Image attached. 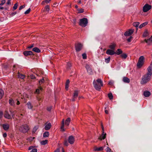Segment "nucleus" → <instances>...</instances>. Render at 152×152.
Instances as JSON below:
<instances>
[{
    "instance_id": "nucleus-26",
    "label": "nucleus",
    "mask_w": 152,
    "mask_h": 152,
    "mask_svg": "<svg viewBox=\"0 0 152 152\" xmlns=\"http://www.w3.org/2000/svg\"><path fill=\"white\" fill-rule=\"evenodd\" d=\"M64 119H63L62 120V124H61V129L63 131H65V130L64 129Z\"/></svg>"
},
{
    "instance_id": "nucleus-43",
    "label": "nucleus",
    "mask_w": 152,
    "mask_h": 152,
    "mask_svg": "<svg viewBox=\"0 0 152 152\" xmlns=\"http://www.w3.org/2000/svg\"><path fill=\"white\" fill-rule=\"evenodd\" d=\"M31 10V9L30 8H29L25 12H24L25 14H28L30 12Z\"/></svg>"
},
{
    "instance_id": "nucleus-56",
    "label": "nucleus",
    "mask_w": 152,
    "mask_h": 152,
    "mask_svg": "<svg viewBox=\"0 0 152 152\" xmlns=\"http://www.w3.org/2000/svg\"><path fill=\"white\" fill-rule=\"evenodd\" d=\"M11 0H8V1H7V2L6 3L7 5H10V4L11 3H10V1Z\"/></svg>"
},
{
    "instance_id": "nucleus-16",
    "label": "nucleus",
    "mask_w": 152,
    "mask_h": 152,
    "mask_svg": "<svg viewBox=\"0 0 152 152\" xmlns=\"http://www.w3.org/2000/svg\"><path fill=\"white\" fill-rule=\"evenodd\" d=\"M103 147H100L98 148L95 146L94 147V150L95 151H101L103 150Z\"/></svg>"
},
{
    "instance_id": "nucleus-59",
    "label": "nucleus",
    "mask_w": 152,
    "mask_h": 152,
    "mask_svg": "<svg viewBox=\"0 0 152 152\" xmlns=\"http://www.w3.org/2000/svg\"><path fill=\"white\" fill-rule=\"evenodd\" d=\"M51 108H51V107H48L47 108V110L48 111H50V110L51 109Z\"/></svg>"
},
{
    "instance_id": "nucleus-52",
    "label": "nucleus",
    "mask_w": 152,
    "mask_h": 152,
    "mask_svg": "<svg viewBox=\"0 0 152 152\" xmlns=\"http://www.w3.org/2000/svg\"><path fill=\"white\" fill-rule=\"evenodd\" d=\"M44 81V79L43 78L41 80H40L39 81V82L40 84H41V83H43Z\"/></svg>"
},
{
    "instance_id": "nucleus-34",
    "label": "nucleus",
    "mask_w": 152,
    "mask_h": 152,
    "mask_svg": "<svg viewBox=\"0 0 152 152\" xmlns=\"http://www.w3.org/2000/svg\"><path fill=\"white\" fill-rule=\"evenodd\" d=\"M49 132H45L43 134V137H48L49 135Z\"/></svg>"
},
{
    "instance_id": "nucleus-8",
    "label": "nucleus",
    "mask_w": 152,
    "mask_h": 152,
    "mask_svg": "<svg viewBox=\"0 0 152 152\" xmlns=\"http://www.w3.org/2000/svg\"><path fill=\"white\" fill-rule=\"evenodd\" d=\"M82 47L83 45L80 43L76 44L75 48L76 51L78 52L80 51L81 50Z\"/></svg>"
},
{
    "instance_id": "nucleus-13",
    "label": "nucleus",
    "mask_w": 152,
    "mask_h": 152,
    "mask_svg": "<svg viewBox=\"0 0 152 152\" xmlns=\"http://www.w3.org/2000/svg\"><path fill=\"white\" fill-rule=\"evenodd\" d=\"M106 53L108 55H113L116 53V52L113 50L111 49H108L106 51Z\"/></svg>"
},
{
    "instance_id": "nucleus-32",
    "label": "nucleus",
    "mask_w": 152,
    "mask_h": 152,
    "mask_svg": "<svg viewBox=\"0 0 152 152\" xmlns=\"http://www.w3.org/2000/svg\"><path fill=\"white\" fill-rule=\"evenodd\" d=\"M50 10V7L49 5L46 6L44 8V11L49 12Z\"/></svg>"
},
{
    "instance_id": "nucleus-18",
    "label": "nucleus",
    "mask_w": 152,
    "mask_h": 152,
    "mask_svg": "<svg viewBox=\"0 0 152 152\" xmlns=\"http://www.w3.org/2000/svg\"><path fill=\"white\" fill-rule=\"evenodd\" d=\"M23 53L25 56H27L32 55L33 52L31 51H25L23 52Z\"/></svg>"
},
{
    "instance_id": "nucleus-46",
    "label": "nucleus",
    "mask_w": 152,
    "mask_h": 152,
    "mask_svg": "<svg viewBox=\"0 0 152 152\" xmlns=\"http://www.w3.org/2000/svg\"><path fill=\"white\" fill-rule=\"evenodd\" d=\"M18 6V4L17 3H15L14 4V7H13V9L14 10H16L17 9V8Z\"/></svg>"
},
{
    "instance_id": "nucleus-31",
    "label": "nucleus",
    "mask_w": 152,
    "mask_h": 152,
    "mask_svg": "<svg viewBox=\"0 0 152 152\" xmlns=\"http://www.w3.org/2000/svg\"><path fill=\"white\" fill-rule=\"evenodd\" d=\"M122 51L120 49H118L116 52V54L119 55L122 53Z\"/></svg>"
},
{
    "instance_id": "nucleus-45",
    "label": "nucleus",
    "mask_w": 152,
    "mask_h": 152,
    "mask_svg": "<svg viewBox=\"0 0 152 152\" xmlns=\"http://www.w3.org/2000/svg\"><path fill=\"white\" fill-rule=\"evenodd\" d=\"M3 113L2 111L0 110V119H1L3 117Z\"/></svg>"
},
{
    "instance_id": "nucleus-4",
    "label": "nucleus",
    "mask_w": 152,
    "mask_h": 152,
    "mask_svg": "<svg viewBox=\"0 0 152 152\" xmlns=\"http://www.w3.org/2000/svg\"><path fill=\"white\" fill-rule=\"evenodd\" d=\"M144 62V56H140L137 63V66L139 68H140L143 65Z\"/></svg>"
},
{
    "instance_id": "nucleus-11",
    "label": "nucleus",
    "mask_w": 152,
    "mask_h": 152,
    "mask_svg": "<svg viewBox=\"0 0 152 152\" xmlns=\"http://www.w3.org/2000/svg\"><path fill=\"white\" fill-rule=\"evenodd\" d=\"M85 67L87 69L88 72L90 75H92L93 74L92 70L88 65H86Z\"/></svg>"
},
{
    "instance_id": "nucleus-64",
    "label": "nucleus",
    "mask_w": 152,
    "mask_h": 152,
    "mask_svg": "<svg viewBox=\"0 0 152 152\" xmlns=\"http://www.w3.org/2000/svg\"><path fill=\"white\" fill-rule=\"evenodd\" d=\"M105 113L108 114V111L107 110H105Z\"/></svg>"
},
{
    "instance_id": "nucleus-23",
    "label": "nucleus",
    "mask_w": 152,
    "mask_h": 152,
    "mask_svg": "<svg viewBox=\"0 0 152 152\" xmlns=\"http://www.w3.org/2000/svg\"><path fill=\"white\" fill-rule=\"evenodd\" d=\"M2 126L4 130H7L9 128V125L8 124H3Z\"/></svg>"
},
{
    "instance_id": "nucleus-29",
    "label": "nucleus",
    "mask_w": 152,
    "mask_h": 152,
    "mask_svg": "<svg viewBox=\"0 0 152 152\" xmlns=\"http://www.w3.org/2000/svg\"><path fill=\"white\" fill-rule=\"evenodd\" d=\"M18 77L19 78H21V79H23L25 77V76L23 74L18 73Z\"/></svg>"
},
{
    "instance_id": "nucleus-60",
    "label": "nucleus",
    "mask_w": 152,
    "mask_h": 152,
    "mask_svg": "<svg viewBox=\"0 0 152 152\" xmlns=\"http://www.w3.org/2000/svg\"><path fill=\"white\" fill-rule=\"evenodd\" d=\"M3 137H7V133H4L3 134Z\"/></svg>"
},
{
    "instance_id": "nucleus-51",
    "label": "nucleus",
    "mask_w": 152,
    "mask_h": 152,
    "mask_svg": "<svg viewBox=\"0 0 152 152\" xmlns=\"http://www.w3.org/2000/svg\"><path fill=\"white\" fill-rule=\"evenodd\" d=\"M114 83V82L113 81H110L108 83V84L111 86H113Z\"/></svg>"
},
{
    "instance_id": "nucleus-19",
    "label": "nucleus",
    "mask_w": 152,
    "mask_h": 152,
    "mask_svg": "<svg viewBox=\"0 0 152 152\" xmlns=\"http://www.w3.org/2000/svg\"><path fill=\"white\" fill-rule=\"evenodd\" d=\"M26 105H27L28 108V109H32L33 106L32 104L30 102H28L26 104Z\"/></svg>"
},
{
    "instance_id": "nucleus-35",
    "label": "nucleus",
    "mask_w": 152,
    "mask_h": 152,
    "mask_svg": "<svg viewBox=\"0 0 152 152\" xmlns=\"http://www.w3.org/2000/svg\"><path fill=\"white\" fill-rule=\"evenodd\" d=\"M51 0H45L43 1L42 3L41 4L42 5H44L45 4V3H46L47 4H48L49 3L50 1H51Z\"/></svg>"
},
{
    "instance_id": "nucleus-14",
    "label": "nucleus",
    "mask_w": 152,
    "mask_h": 152,
    "mask_svg": "<svg viewBox=\"0 0 152 152\" xmlns=\"http://www.w3.org/2000/svg\"><path fill=\"white\" fill-rule=\"evenodd\" d=\"M52 126L50 123H46L45 125V129L46 130H48L50 129Z\"/></svg>"
},
{
    "instance_id": "nucleus-3",
    "label": "nucleus",
    "mask_w": 152,
    "mask_h": 152,
    "mask_svg": "<svg viewBox=\"0 0 152 152\" xmlns=\"http://www.w3.org/2000/svg\"><path fill=\"white\" fill-rule=\"evenodd\" d=\"M88 20L87 18H84L80 20L79 25L83 27H85L87 25Z\"/></svg>"
},
{
    "instance_id": "nucleus-49",
    "label": "nucleus",
    "mask_w": 152,
    "mask_h": 152,
    "mask_svg": "<svg viewBox=\"0 0 152 152\" xmlns=\"http://www.w3.org/2000/svg\"><path fill=\"white\" fill-rule=\"evenodd\" d=\"M72 66L71 64L70 63L68 62L67 64V67L68 68H69Z\"/></svg>"
},
{
    "instance_id": "nucleus-40",
    "label": "nucleus",
    "mask_w": 152,
    "mask_h": 152,
    "mask_svg": "<svg viewBox=\"0 0 152 152\" xmlns=\"http://www.w3.org/2000/svg\"><path fill=\"white\" fill-rule=\"evenodd\" d=\"M110 57H109L108 58H105V61L107 63H108L110 61Z\"/></svg>"
},
{
    "instance_id": "nucleus-47",
    "label": "nucleus",
    "mask_w": 152,
    "mask_h": 152,
    "mask_svg": "<svg viewBox=\"0 0 152 152\" xmlns=\"http://www.w3.org/2000/svg\"><path fill=\"white\" fill-rule=\"evenodd\" d=\"M38 129V126H35L33 129V132H35Z\"/></svg>"
},
{
    "instance_id": "nucleus-6",
    "label": "nucleus",
    "mask_w": 152,
    "mask_h": 152,
    "mask_svg": "<svg viewBox=\"0 0 152 152\" xmlns=\"http://www.w3.org/2000/svg\"><path fill=\"white\" fill-rule=\"evenodd\" d=\"M10 112L12 114L11 115L9 114L8 111H6L5 112L4 115V117L5 118L8 119H12V117H13L14 115V114H12L13 113H12V111H10Z\"/></svg>"
},
{
    "instance_id": "nucleus-1",
    "label": "nucleus",
    "mask_w": 152,
    "mask_h": 152,
    "mask_svg": "<svg viewBox=\"0 0 152 152\" xmlns=\"http://www.w3.org/2000/svg\"><path fill=\"white\" fill-rule=\"evenodd\" d=\"M148 72L143 75L141 79L140 84L143 85L146 84L151 79L152 75V62L148 67L147 69Z\"/></svg>"
},
{
    "instance_id": "nucleus-41",
    "label": "nucleus",
    "mask_w": 152,
    "mask_h": 152,
    "mask_svg": "<svg viewBox=\"0 0 152 152\" xmlns=\"http://www.w3.org/2000/svg\"><path fill=\"white\" fill-rule=\"evenodd\" d=\"M148 35V33L147 31H145L143 34V36L144 37H146Z\"/></svg>"
},
{
    "instance_id": "nucleus-9",
    "label": "nucleus",
    "mask_w": 152,
    "mask_h": 152,
    "mask_svg": "<svg viewBox=\"0 0 152 152\" xmlns=\"http://www.w3.org/2000/svg\"><path fill=\"white\" fill-rule=\"evenodd\" d=\"M101 125L103 132L102 134L98 138V139L100 140H102L105 139L106 137V133H104V129L103 126L102 124Z\"/></svg>"
},
{
    "instance_id": "nucleus-48",
    "label": "nucleus",
    "mask_w": 152,
    "mask_h": 152,
    "mask_svg": "<svg viewBox=\"0 0 152 152\" xmlns=\"http://www.w3.org/2000/svg\"><path fill=\"white\" fill-rule=\"evenodd\" d=\"M78 12L79 13H82L83 12L84 10L83 9H80L78 10Z\"/></svg>"
},
{
    "instance_id": "nucleus-10",
    "label": "nucleus",
    "mask_w": 152,
    "mask_h": 152,
    "mask_svg": "<svg viewBox=\"0 0 152 152\" xmlns=\"http://www.w3.org/2000/svg\"><path fill=\"white\" fill-rule=\"evenodd\" d=\"M134 31V29H130L128 31H126L124 33V35L126 36H128L131 35Z\"/></svg>"
},
{
    "instance_id": "nucleus-22",
    "label": "nucleus",
    "mask_w": 152,
    "mask_h": 152,
    "mask_svg": "<svg viewBox=\"0 0 152 152\" xmlns=\"http://www.w3.org/2000/svg\"><path fill=\"white\" fill-rule=\"evenodd\" d=\"M31 150L30 151V152H37V150L36 148H34L33 146H31L29 147L28 150Z\"/></svg>"
},
{
    "instance_id": "nucleus-58",
    "label": "nucleus",
    "mask_w": 152,
    "mask_h": 152,
    "mask_svg": "<svg viewBox=\"0 0 152 152\" xmlns=\"http://www.w3.org/2000/svg\"><path fill=\"white\" fill-rule=\"evenodd\" d=\"M39 89H37L36 90L35 92L37 94H39Z\"/></svg>"
},
{
    "instance_id": "nucleus-17",
    "label": "nucleus",
    "mask_w": 152,
    "mask_h": 152,
    "mask_svg": "<svg viewBox=\"0 0 152 152\" xmlns=\"http://www.w3.org/2000/svg\"><path fill=\"white\" fill-rule=\"evenodd\" d=\"M143 94L145 97H148L151 95V93L150 91H144Z\"/></svg>"
},
{
    "instance_id": "nucleus-24",
    "label": "nucleus",
    "mask_w": 152,
    "mask_h": 152,
    "mask_svg": "<svg viewBox=\"0 0 152 152\" xmlns=\"http://www.w3.org/2000/svg\"><path fill=\"white\" fill-rule=\"evenodd\" d=\"M123 81L124 83H128L130 82V79L127 77H123Z\"/></svg>"
},
{
    "instance_id": "nucleus-15",
    "label": "nucleus",
    "mask_w": 152,
    "mask_h": 152,
    "mask_svg": "<svg viewBox=\"0 0 152 152\" xmlns=\"http://www.w3.org/2000/svg\"><path fill=\"white\" fill-rule=\"evenodd\" d=\"M78 91H74V95L73 96V97L72 99V101H75V99L78 96Z\"/></svg>"
},
{
    "instance_id": "nucleus-37",
    "label": "nucleus",
    "mask_w": 152,
    "mask_h": 152,
    "mask_svg": "<svg viewBox=\"0 0 152 152\" xmlns=\"http://www.w3.org/2000/svg\"><path fill=\"white\" fill-rule=\"evenodd\" d=\"M9 104L12 106H14L15 105L14 101L12 99H10L9 100Z\"/></svg>"
},
{
    "instance_id": "nucleus-62",
    "label": "nucleus",
    "mask_w": 152,
    "mask_h": 152,
    "mask_svg": "<svg viewBox=\"0 0 152 152\" xmlns=\"http://www.w3.org/2000/svg\"><path fill=\"white\" fill-rule=\"evenodd\" d=\"M69 87V85H66L65 86V88L66 90H67Z\"/></svg>"
},
{
    "instance_id": "nucleus-39",
    "label": "nucleus",
    "mask_w": 152,
    "mask_h": 152,
    "mask_svg": "<svg viewBox=\"0 0 152 152\" xmlns=\"http://www.w3.org/2000/svg\"><path fill=\"white\" fill-rule=\"evenodd\" d=\"M48 143V140H45L42 141L41 142V144L42 145H45Z\"/></svg>"
},
{
    "instance_id": "nucleus-38",
    "label": "nucleus",
    "mask_w": 152,
    "mask_h": 152,
    "mask_svg": "<svg viewBox=\"0 0 152 152\" xmlns=\"http://www.w3.org/2000/svg\"><path fill=\"white\" fill-rule=\"evenodd\" d=\"M108 97L109 99L110 100L113 99V96L112 93H110L108 94Z\"/></svg>"
},
{
    "instance_id": "nucleus-7",
    "label": "nucleus",
    "mask_w": 152,
    "mask_h": 152,
    "mask_svg": "<svg viewBox=\"0 0 152 152\" xmlns=\"http://www.w3.org/2000/svg\"><path fill=\"white\" fill-rule=\"evenodd\" d=\"M152 8L151 5L148 4H146L143 7V11L144 12H146L151 9Z\"/></svg>"
},
{
    "instance_id": "nucleus-42",
    "label": "nucleus",
    "mask_w": 152,
    "mask_h": 152,
    "mask_svg": "<svg viewBox=\"0 0 152 152\" xmlns=\"http://www.w3.org/2000/svg\"><path fill=\"white\" fill-rule=\"evenodd\" d=\"M83 58V59H86L87 58L86 54V53H83L82 54Z\"/></svg>"
},
{
    "instance_id": "nucleus-20",
    "label": "nucleus",
    "mask_w": 152,
    "mask_h": 152,
    "mask_svg": "<svg viewBox=\"0 0 152 152\" xmlns=\"http://www.w3.org/2000/svg\"><path fill=\"white\" fill-rule=\"evenodd\" d=\"M145 41L148 44H152V36L148 39H145Z\"/></svg>"
},
{
    "instance_id": "nucleus-21",
    "label": "nucleus",
    "mask_w": 152,
    "mask_h": 152,
    "mask_svg": "<svg viewBox=\"0 0 152 152\" xmlns=\"http://www.w3.org/2000/svg\"><path fill=\"white\" fill-rule=\"evenodd\" d=\"M116 46V45L114 43L112 44L111 45L109 46V48H110L111 50H115V47Z\"/></svg>"
},
{
    "instance_id": "nucleus-25",
    "label": "nucleus",
    "mask_w": 152,
    "mask_h": 152,
    "mask_svg": "<svg viewBox=\"0 0 152 152\" xmlns=\"http://www.w3.org/2000/svg\"><path fill=\"white\" fill-rule=\"evenodd\" d=\"M71 121L70 118H68L65 121V124L66 126H69Z\"/></svg>"
},
{
    "instance_id": "nucleus-36",
    "label": "nucleus",
    "mask_w": 152,
    "mask_h": 152,
    "mask_svg": "<svg viewBox=\"0 0 152 152\" xmlns=\"http://www.w3.org/2000/svg\"><path fill=\"white\" fill-rule=\"evenodd\" d=\"M120 56L122 58L125 59L127 57V55L126 53H123Z\"/></svg>"
},
{
    "instance_id": "nucleus-12",
    "label": "nucleus",
    "mask_w": 152,
    "mask_h": 152,
    "mask_svg": "<svg viewBox=\"0 0 152 152\" xmlns=\"http://www.w3.org/2000/svg\"><path fill=\"white\" fill-rule=\"evenodd\" d=\"M68 141L69 143L71 144H73L75 141V138L72 136H70L68 138Z\"/></svg>"
},
{
    "instance_id": "nucleus-57",
    "label": "nucleus",
    "mask_w": 152,
    "mask_h": 152,
    "mask_svg": "<svg viewBox=\"0 0 152 152\" xmlns=\"http://www.w3.org/2000/svg\"><path fill=\"white\" fill-rule=\"evenodd\" d=\"M64 144L65 145H66V146H67L68 145V143L66 141L64 142Z\"/></svg>"
},
{
    "instance_id": "nucleus-55",
    "label": "nucleus",
    "mask_w": 152,
    "mask_h": 152,
    "mask_svg": "<svg viewBox=\"0 0 152 152\" xmlns=\"http://www.w3.org/2000/svg\"><path fill=\"white\" fill-rule=\"evenodd\" d=\"M25 7V5H21V6L20 7H19V10H21L23 8H24Z\"/></svg>"
},
{
    "instance_id": "nucleus-50",
    "label": "nucleus",
    "mask_w": 152,
    "mask_h": 152,
    "mask_svg": "<svg viewBox=\"0 0 152 152\" xmlns=\"http://www.w3.org/2000/svg\"><path fill=\"white\" fill-rule=\"evenodd\" d=\"M132 36H130L129 38L127 39V41L128 42H130L131 41L132 39Z\"/></svg>"
},
{
    "instance_id": "nucleus-30",
    "label": "nucleus",
    "mask_w": 152,
    "mask_h": 152,
    "mask_svg": "<svg viewBox=\"0 0 152 152\" xmlns=\"http://www.w3.org/2000/svg\"><path fill=\"white\" fill-rule=\"evenodd\" d=\"M139 24L140 23L139 22H134L133 24V26L135 27H136L137 29H138V26Z\"/></svg>"
},
{
    "instance_id": "nucleus-63",
    "label": "nucleus",
    "mask_w": 152,
    "mask_h": 152,
    "mask_svg": "<svg viewBox=\"0 0 152 152\" xmlns=\"http://www.w3.org/2000/svg\"><path fill=\"white\" fill-rule=\"evenodd\" d=\"M33 47V45H32L29 46L28 47V48H32Z\"/></svg>"
},
{
    "instance_id": "nucleus-53",
    "label": "nucleus",
    "mask_w": 152,
    "mask_h": 152,
    "mask_svg": "<svg viewBox=\"0 0 152 152\" xmlns=\"http://www.w3.org/2000/svg\"><path fill=\"white\" fill-rule=\"evenodd\" d=\"M106 150L107 152H111V149L108 147H107V148L106 149Z\"/></svg>"
},
{
    "instance_id": "nucleus-2",
    "label": "nucleus",
    "mask_w": 152,
    "mask_h": 152,
    "mask_svg": "<svg viewBox=\"0 0 152 152\" xmlns=\"http://www.w3.org/2000/svg\"><path fill=\"white\" fill-rule=\"evenodd\" d=\"M93 84L95 88L97 90L99 91L101 87L103 86V82L100 79H98L96 80H94Z\"/></svg>"
},
{
    "instance_id": "nucleus-5",
    "label": "nucleus",
    "mask_w": 152,
    "mask_h": 152,
    "mask_svg": "<svg viewBox=\"0 0 152 152\" xmlns=\"http://www.w3.org/2000/svg\"><path fill=\"white\" fill-rule=\"evenodd\" d=\"M29 128L27 124H25L21 126L19 128V130L23 132H26L28 131Z\"/></svg>"
},
{
    "instance_id": "nucleus-28",
    "label": "nucleus",
    "mask_w": 152,
    "mask_h": 152,
    "mask_svg": "<svg viewBox=\"0 0 152 152\" xmlns=\"http://www.w3.org/2000/svg\"><path fill=\"white\" fill-rule=\"evenodd\" d=\"M32 50L36 53H39L40 52V50L37 48L35 47Z\"/></svg>"
},
{
    "instance_id": "nucleus-33",
    "label": "nucleus",
    "mask_w": 152,
    "mask_h": 152,
    "mask_svg": "<svg viewBox=\"0 0 152 152\" xmlns=\"http://www.w3.org/2000/svg\"><path fill=\"white\" fill-rule=\"evenodd\" d=\"M4 94V91L0 89V99H1L2 98Z\"/></svg>"
},
{
    "instance_id": "nucleus-27",
    "label": "nucleus",
    "mask_w": 152,
    "mask_h": 152,
    "mask_svg": "<svg viewBox=\"0 0 152 152\" xmlns=\"http://www.w3.org/2000/svg\"><path fill=\"white\" fill-rule=\"evenodd\" d=\"M148 22H145L141 24L139 26V28H141L145 26L146 25L148 24Z\"/></svg>"
},
{
    "instance_id": "nucleus-54",
    "label": "nucleus",
    "mask_w": 152,
    "mask_h": 152,
    "mask_svg": "<svg viewBox=\"0 0 152 152\" xmlns=\"http://www.w3.org/2000/svg\"><path fill=\"white\" fill-rule=\"evenodd\" d=\"M16 13H17V12H12L10 14L11 16H14V15H16Z\"/></svg>"
},
{
    "instance_id": "nucleus-61",
    "label": "nucleus",
    "mask_w": 152,
    "mask_h": 152,
    "mask_svg": "<svg viewBox=\"0 0 152 152\" xmlns=\"http://www.w3.org/2000/svg\"><path fill=\"white\" fill-rule=\"evenodd\" d=\"M69 83V80H67L66 83V85H68Z\"/></svg>"
},
{
    "instance_id": "nucleus-44",
    "label": "nucleus",
    "mask_w": 152,
    "mask_h": 152,
    "mask_svg": "<svg viewBox=\"0 0 152 152\" xmlns=\"http://www.w3.org/2000/svg\"><path fill=\"white\" fill-rule=\"evenodd\" d=\"M6 2L5 0H2L1 1V3L0 4V6L3 5Z\"/></svg>"
}]
</instances>
